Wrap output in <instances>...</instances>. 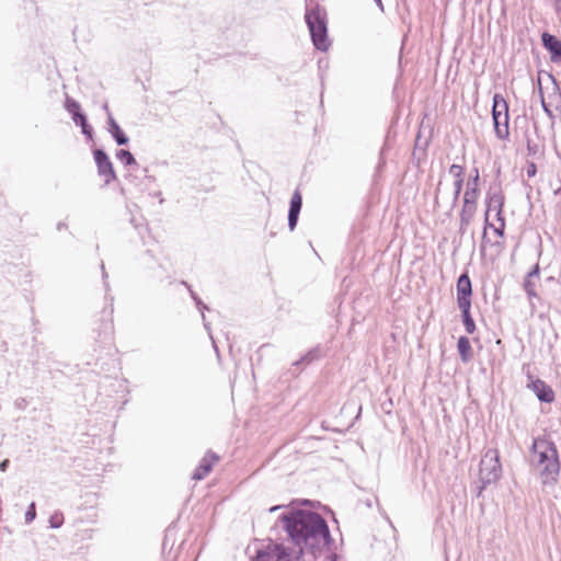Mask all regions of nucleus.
Segmentation results:
<instances>
[{"label": "nucleus", "instance_id": "nucleus-1", "mask_svg": "<svg viewBox=\"0 0 561 561\" xmlns=\"http://www.w3.org/2000/svg\"><path fill=\"white\" fill-rule=\"evenodd\" d=\"M288 537L298 547L297 553L305 559L304 549L314 558L317 551L328 547L331 536L327 522L318 514L309 511H290L280 517Z\"/></svg>", "mask_w": 561, "mask_h": 561}, {"label": "nucleus", "instance_id": "nucleus-2", "mask_svg": "<svg viewBox=\"0 0 561 561\" xmlns=\"http://www.w3.org/2000/svg\"><path fill=\"white\" fill-rule=\"evenodd\" d=\"M530 461L543 484L557 481L561 467L557 447L551 440L536 438L531 446Z\"/></svg>", "mask_w": 561, "mask_h": 561}, {"label": "nucleus", "instance_id": "nucleus-3", "mask_svg": "<svg viewBox=\"0 0 561 561\" xmlns=\"http://www.w3.org/2000/svg\"><path fill=\"white\" fill-rule=\"evenodd\" d=\"M305 18L313 45L317 49L327 51L330 47V41L328 38L324 13L317 8L308 10Z\"/></svg>", "mask_w": 561, "mask_h": 561}, {"label": "nucleus", "instance_id": "nucleus-4", "mask_svg": "<svg viewBox=\"0 0 561 561\" xmlns=\"http://www.w3.org/2000/svg\"><path fill=\"white\" fill-rule=\"evenodd\" d=\"M502 476V466L500 463V456L497 449H488L481 458L479 479L482 488L488 484L495 483Z\"/></svg>", "mask_w": 561, "mask_h": 561}, {"label": "nucleus", "instance_id": "nucleus-5", "mask_svg": "<svg viewBox=\"0 0 561 561\" xmlns=\"http://www.w3.org/2000/svg\"><path fill=\"white\" fill-rule=\"evenodd\" d=\"M259 561H306L297 553L293 551L288 553L287 549L282 545L270 546L265 551L257 554Z\"/></svg>", "mask_w": 561, "mask_h": 561}, {"label": "nucleus", "instance_id": "nucleus-6", "mask_svg": "<svg viewBox=\"0 0 561 561\" xmlns=\"http://www.w3.org/2000/svg\"><path fill=\"white\" fill-rule=\"evenodd\" d=\"M93 154L99 175L104 178L105 184H110L116 179V174L108 156L102 149H95Z\"/></svg>", "mask_w": 561, "mask_h": 561}, {"label": "nucleus", "instance_id": "nucleus-7", "mask_svg": "<svg viewBox=\"0 0 561 561\" xmlns=\"http://www.w3.org/2000/svg\"><path fill=\"white\" fill-rule=\"evenodd\" d=\"M504 205V198L499 193H493L488 197L486 201V211H485V226L484 231H486L488 227H492V224L489 222V214L491 211H494L496 215V218L503 217L502 216V209ZM483 244L486 242V232H483Z\"/></svg>", "mask_w": 561, "mask_h": 561}, {"label": "nucleus", "instance_id": "nucleus-8", "mask_svg": "<svg viewBox=\"0 0 561 561\" xmlns=\"http://www.w3.org/2000/svg\"><path fill=\"white\" fill-rule=\"evenodd\" d=\"M472 286L467 274H461L457 280V304L459 306L471 305Z\"/></svg>", "mask_w": 561, "mask_h": 561}, {"label": "nucleus", "instance_id": "nucleus-9", "mask_svg": "<svg viewBox=\"0 0 561 561\" xmlns=\"http://www.w3.org/2000/svg\"><path fill=\"white\" fill-rule=\"evenodd\" d=\"M528 388L535 392L541 402L550 403L554 400V392L551 387L540 379L531 380Z\"/></svg>", "mask_w": 561, "mask_h": 561}, {"label": "nucleus", "instance_id": "nucleus-10", "mask_svg": "<svg viewBox=\"0 0 561 561\" xmlns=\"http://www.w3.org/2000/svg\"><path fill=\"white\" fill-rule=\"evenodd\" d=\"M542 44L545 48L551 54V60L553 62L561 61V42L551 34H542Z\"/></svg>", "mask_w": 561, "mask_h": 561}, {"label": "nucleus", "instance_id": "nucleus-11", "mask_svg": "<svg viewBox=\"0 0 561 561\" xmlns=\"http://www.w3.org/2000/svg\"><path fill=\"white\" fill-rule=\"evenodd\" d=\"M218 460V457L215 455V454H211V453H207L199 466L196 468V470L194 471L193 473V479L196 480V481H199V480H203L210 471H211V468H213V465Z\"/></svg>", "mask_w": 561, "mask_h": 561}, {"label": "nucleus", "instance_id": "nucleus-12", "mask_svg": "<svg viewBox=\"0 0 561 561\" xmlns=\"http://www.w3.org/2000/svg\"><path fill=\"white\" fill-rule=\"evenodd\" d=\"M493 116V123H494V130L496 136L500 139H506L510 135L508 129V114L504 115H492Z\"/></svg>", "mask_w": 561, "mask_h": 561}, {"label": "nucleus", "instance_id": "nucleus-13", "mask_svg": "<svg viewBox=\"0 0 561 561\" xmlns=\"http://www.w3.org/2000/svg\"><path fill=\"white\" fill-rule=\"evenodd\" d=\"M108 131L118 145L128 144V137L123 133L119 125L115 122L112 115L108 113Z\"/></svg>", "mask_w": 561, "mask_h": 561}, {"label": "nucleus", "instance_id": "nucleus-14", "mask_svg": "<svg viewBox=\"0 0 561 561\" xmlns=\"http://www.w3.org/2000/svg\"><path fill=\"white\" fill-rule=\"evenodd\" d=\"M457 348L463 363H467L472 358V348L468 337L460 336L457 342Z\"/></svg>", "mask_w": 561, "mask_h": 561}, {"label": "nucleus", "instance_id": "nucleus-15", "mask_svg": "<svg viewBox=\"0 0 561 561\" xmlns=\"http://www.w3.org/2000/svg\"><path fill=\"white\" fill-rule=\"evenodd\" d=\"M477 211V205L463 204L460 213V228L468 227Z\"/></svg>", "mask_w": 561, "mask_h": 561}, {"label": "nucleus", "instance_id": "nucleus-16", "mask_svg": "<svg viewBox=\"0 0 561 561\" xmlns=\"http://www.w3.org/2000/svg\"><path fill=\"white\" fill-rule=\"evenodd\" d=\"M461 311L462 322L468 334H472L476 331V324L470 313L471 305L459 306Z\"/></svg>", "mask_w": 561, "mask_h": 561}, {"label": "nucleus", "instance_id": "nucleus-17", "mask_svg": "<svg viewBox=\"0 0 561 561\" xmlns=\"http://www.w3.org/2000/svg\"><path fill=\"white\" fill-rule=\"evenodd\" d=\"M508 114V105L506 100L501 94H494L492 115H504Z\"/></svg>", "mask_w": 561, "mask_h": 561}, {"label": "nucleus", "instance_id": "nucleus-18", "mask_svg": "<svg viewBox=\"0 0 561 561\" xmlns=\"http://www.w3.org/2000/svg\"><path fill=\"white\" fill-rule=\"evenodd\" d=\"M116 158L125 165H137L134 156L125 149H121L116 152Z\"/></svg>", "mask_w": 561, "mask_h": 561}, {"label": "nucleus", "instance_id": "nucleus-19", "mask_svg": "<svg viewBox=\"0 0 561 561\" xmlns=\"http://www.w3.org/2000/svg\"><path fill=\"white\" fill-rule=\"evenodd\" d=\"M73 122L79 125L82 129V133L88 137V138H92V128L89 126L88 122H87V117L82 114V115H76V117H73Z\"/></svg>", "mask_w": 561, "mask_h": 561}, {"label": "nucleus", "instance_id": "nucleus-20", "mask_svg": "<svg viewBox=\"0 0 561 561\" xmlns=\"http://www.w3.org/2000/svg\"><path fill=\"white\" fill-rule=\"evenodd\" d=\"M523 287L527 294L530 305L533 306L531 299L537 297L536 282L530 278L529 279L525 278Z\"/></svg>", "mask_w": 561, "mask_h": 561}, {"label": "nucleus", "instance_id": "nucleus-21", "mask_svg": "<svg viewBox=\"0 0 561 561\" xmlns=\"http://www.w3.org/2000/svg\"><path fill=\"white\" fill-rule=\"evenodd\" d=\"M65 107L72 115V118L76 117V115H82V113H80V104L73 99L67 98Z\"/></svg>", "mask_w": 561, "mask_h": 561}, {"label": "nucleus", "instance_id": "nucleus-22", "mask_svg": "<svg viewBox=\"0 0 561 561\" xmlns=\"http://www.w3.org/2000/svg\"><path fill=\"white\" fill-rule=\"evenodd\" d=\"M301 204H302L301 195L299 192L296 191L291 196L289 210L300 213Z\"/></svg>", "mask_w": 561, "mask_h": 561}, {"label": "nucleus", "instance_id": "nucleus-23", "mask_svg": "<svg viewBox=\"0 0 561 561\" xmlns=\"http://www.w3.org/2000/svg\"><path fill=\"white\" fill-rule=\"evenodd\" d=\"M466 190L474 191L479 193V171L474 170V175L468 180Z\"/></svg>", "mask_w": 561, "mask_h": 561}, {"label": "nucleus", "instance_id": "nucleus-24", "mask_svg": "<svg viewBox=\"0 0 561 561\" xmlns=\"http://www.w3.org/2000/svg\"><path fill=\"white\" fill-rule=\"evenodd\" d=\"M478 197V192L466 190L463 194V204L477 205Z\"/></svg>", "mask_w": 561, "mask_h": 561}, {"label": "nucleus", "instance_id": "nucleus-25", "mask_svg": "<svg viewBox=\"0 0 561 561\" xmlns=\"http://www.w3.org/2000/svg\"><path fill=\"white\" fill-rule=\"evenodd\" d=\"M449 174L455 178V180L463 179V168L459 164H451L449 168Z\"/></svg>", "mask_w": 561, "mask_h": 561}, {"label": "nucleus", "instance_id": "nucleus-26", "mask_svg": "<svg viewBox=\"0 0 561 561\" xmlns=\"http://www.w3.org/2000/svg\"><path fill=\"white\" fill-rule=\"evenodd\" d=\"M36 517L35 503L32 502L25 512V523L31 524Z\"/></svg>", "mask_w": 561, "mask_h": 561}, {"label": "nucleus", "instance_id": "nucleus-27", "mask_svg": "<svg viewBox=\"0 0 561 561\" xmlns=\"http://www.w3.org/2000/svg\"><path fill=\"white\" fill-rule=\"evenodd\" d=\"M298 216H299L298 211H294V210L288 211V227H289L290 231H293L296 228L297 221H298Z\"/></svg>", "mask_w": 561, "mask_h": 561}, {"label": "nucleus", "instance_id": "nucleus-28", "mask_svg": "<svg viewBox=\"0 0 561 561\" xmlns=\"http://www.w3.org/2000/svg\"><path fill=\"white\" fill-rule=\"evenodd\" d=\"M463 179L455 180V190H454V197H453V204L455 205L459 198L460 192L462 190Z\"/></svg>", "mask_w": 561, "mask_h": 561}, {"label": "nucleus", "instance_id": "nucleus-29", "mask_svg": "<svg viewBox=\"0 0 561 561\" xmlns=\"http://www.w3.org/2000/svg\"><path fill=\"white\" fill-rule=\"evenodd\" d=\"M49 524L51 528H59L62 524V516L59 514H55L50 517Z\"/></svg>", "mask_w": 561, "mask_h": 561}, {"label": "nucleus", "instance_id": "nucleus-30", "mask_svg": "<svg viewBox=\"0 0 561 561\" xmlns=\"http://www.w3.org/2000/svg\"><path fill=\"white\" fill-rule=\"evenodd\" d=\"M497 220L500 221V226H499V227H494V226L492 225V227H491V228H493L494 232H495L499 237H503V234H504L505 221H504V218H503V217L497 218Z\"/></svg>", "mask_w": 561, "mask_h": 561}, {"label": "nucleus", "instance_id": "nucleus-31", "mask_svg": "<svg viewBox=\"0 0 561 561\" xmlns=\"http://www.w3.org/2000/svg\"><path fill=\"white\" fill-rule=\"evenodd\" d=\"M191 295H192V298L195 300L198 309L201 310L203 319L205 320L204 310H206L207 307L202 302V300L192 290H191Z\"/></svg>", "mask_w": 561, "mask_h": 561}, {"label": "nucleus", "instance_id": "nucleus-32", "mask_svg": "<svg viewBox=\"0 0 561 561\" xmlns=\"http://www.w3.org/2000/svg\"><path fill=\"white\" fill-rule=\"evenodd\" d=\"M539 274H540V268H539V265H538V264H536V265L533 267V270H531V271L526 275V277H525V278H527V279H529V278H530V279H533V280H534V278H538V277H539Z\"/></svg>", "mask_w": 561, "mask_h": 561}, {"label": "nucleus", "instance_id": "nucleus-33", "mask_svg": "<svg viewBox=\"0 0 561 561\" xmlns=\"http://www.w3.org/2000/svg\"><path fill=\"white\" fill-rule=\"evenodd\" d=\"M526 172H527V175L529 178L531 176H535L536 172H537V168H536V164L535 163H528L527 165V169H526Z\"/></svg>", "mask_w": 561, "mask_h": 561}, {"label": "nucleus", "instance_id": "nucleus-34", "mask_svg": "<svg viewBox=\"0 0 561 561\" xmlns=\"http://www.w3.org/2000/svg\"><path fill=\"white\" fill-rule=\"evenodd\" d=\"M8 466H9V459H4L3 461L0 462V471H5L8 469Z\"/></svg>", "mask_w": 561, "mask_h": 561}, {"label": "nucleus", "instance_id": "nucleus-35", "mask_svg": "<svg viewBox=\"0 0 561 561\" xmlns=\"http://www.w3.org/2000/svg\"><path fill=\"white\" fill-rule=\"evenodd\" d=\"M316 358V353L314 352H309L306 357L304 358V360H307L308 363L313 360Z\"/></svg>", "mask_w": 561, "mask_h": 561}, {"label": "nucleus", "instance_id": "nucleus-36", "mask_svg": "<svg viewBox=\"0 0 561 561\" xmlns=\"http://www.w3.org/2000/svg\"><path fill=\"white\" fill-rule=\"evenodd\" d=\"M541 104H542V107L545 110V112H547L548 114H551L550 110L548 108L546 102H545V99L543 96L541 95Z\"/></svg>", "mask_w": 561, "mask_h": 561}, {"label": "nucleus", "instance_id": "nucleus-37", "mask_svg": "<svg viewBox=\"0 0 561 561\" xmlns=\"http://www.w3.org/2000/svg\"><path fill=\"white\" fill-rule=\"evenodd\" d=\"M556 10L558 12L561 10V0H556Z\"/></svg>", "mask_w": 561, "mask_h": 561}, {"label": "nucleus", "instance_id": "nucleus-38", "mask_svg": "<svg viewBox=\"0 0 561 561\" xmlns=\"http://www.w3.org/2000/svg\"><path fill=\"white\" fill-rule=\"evenodd\" d=\"M282 507H283L282 505L273 506V507H271V508H270V512H272V513H273V512H276V511H278V510H279V508H282Z\"/></svg>", "mask_w": 561, "mask_h": 561}, {"label": "nucleus", "instance_id": "nucleus-39", "mask_svg": "<svg viewBox=\"0 0 561 561\" xmlns=\"http://www.w3.org/2000/svg\"><path fill=\"white\" fill-rule=\"evenodd\" d=\"M102 270H104V264H102ZM107 276V274L105 273V271H103V277L105 278Z\"/></svg>", "mask_w": 561, "mask_h": 561}, {"label": "nucleus", "instance_id": "nucleus-40", "mask_svg": "<svg viewBox=\"0 0 561 561\" xmlns=\"http://www.w3.org/2000/svg\"><path fill=\"white\" fill-rule=\"evenodd\" d=\"M64 227H65V225L59 224V225H58V230L64 229Z\"/></svg>", "mask_w": 561, "mask_h": 561}, {"label": "nucleus", "instance_id": "nucleus-41", "mask_svg": "<svg viewBox=\"0 0 561 561\" xmlns=\"http://www.w3.org/2000/svg\"><path fill=\"white\" fill-rule=\"evenodd\" d=\"M375 1H376V3H377L379 7H381V0H375Z\"/></svg>", "mask_w": 561, "mask_h": 561}, {"label": "nucleus", "instance_id": "nucleus-42", "mask_svg": "<svg viewBox=\"0 0 561 561\" xmlns=\"http://www.w3.org/2000/svg\"><path fill=\"white\" fill-rule=\"evenodd\" d=\"M103 107H104V110H105L106 112H108V106H107V104H104V106H103Z\"/></svg>", "mask_w": 561, "mask_h": 561}, {"label": "nucleus", "instance_id": "nucleus-43", "mask_svg": "<svg viewBox=\"0 0 561 561\" xmlns=\"http://www.w3.org/2000/svg\"><path fill=\"white\" fill-rule=\"evenodd\" d=\"M204 325H205V328H206L207 330H209V327H208V324H207L206 322L204 323Z\"/></svg>", "mask_w": 561, "mask_h": 561}]
</instances>
